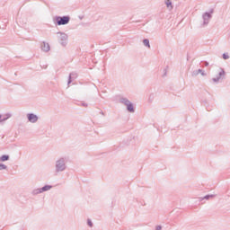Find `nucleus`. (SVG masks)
<instances>
[{"label": "nucleus", "instance_id": "nucleus-18", "mask_svg": "<svg viewBox=\"0 0 230 230\" xmlns=\"http://www.w3.org/2000/svg\"><path fill=\"white\" fill-rule=\"evenodd\" d=\"M3 170H8V166H6L4 164H0V171Z\"/></svg>", "mask_w": 230, "mask_h": 230}, {"label": "nucleus", "instance_id": "nucleus-10", "mask_svg": "<svg viewBox=\"0 0 230 230\" xmlns=\"http://www.w3.org/2000/svg\"><path fill=\"white\" fill-rule=\"evenodd\" d=\"M215 197H217V195L215 194H208L204 196L203 198H199L200 202H202V200H209V199H215Z\"/></svg>", "mask_w": 230, "mask_h": 230}, {"label": "nucleus", "instance_id": "nucleus-12", "mask_svg": "<svg viewBox=\"0 0 230 230\" xmlns=\"http://www.w3.org/2000/svg\"><path fill=\"white\" fill-rule=\"evenodd\" d=\"M6 161H10V155H3L2 156H0V163H4Z\"/></svg>", "mask_w": 230, "mask_h": 230}, {"label": "nucleus", "instance_id": "nucleus-24", "mask_svg": "<svg viewBox=\"0 0 230 230\" xmlns=\"http://www.w3.org/2000/svg\"><path fill=\"white\" fill-rule=\"evenodd\" d=\"M205 66H209V63H208V62H205Z\"/></svg>", "mask_w": 230, "mask_h": 230}, {"label": "nucleus", "instance_id": "nucleus-20", "mask_svg": "<svg viewBox=\"0 0 230 230\" xmlns=\"http://www.w3.org/2000/svg\"><path fill=\"white\" fill-rule=\"evenodd\" d=\"M87 224L89 227H93V221H91V219H87Z\"/></svg>", "mask_w": 230, "mask_h": 230}, {"label": "nucleus", "instance_id": "nucleus-6", "mask_svg": "<svg viewBox=\"0 0 230 230\" xmlns=\"http://www.w3.org/2000/svg\"><path fill=\"white\" fill-rule=\"evenodd\" d=\"M224 76H226V71L224 70V68H220L218 75L217 77L212 78V82H214L215 84H218V82H220V79L224 78Z\"/></svg>", "mask_w": 230, "mask_h": 230}, {"label": "nucleus", "instance_id": "nucleus-14", "mask_svg": "<svg viewBox=\"0 0 230 230\" xmlns=\"http://www.w3.org/2000/svg\"><path fill=\"white\" fill-rule=\"evenodd\" d=\"M166 7L170 10H173V4H172V0H165Z\"/></svg>", "mask_w": 230, "mask_h": 230}, {"label": "nucleus", "instance_id": "nucleus-11", "mask_svg": "<svg viewBox=\"0 0 230 230\" xmlns=\"http://www.w3.org/2000/svg\"><path fill=\"white\" fill-rule=\"evenodd\" d=\"M40 189H41V193H44L46 191H49L50 190H52L53 186L52 185H45Z\"/></svg>", "mask_w": 230, "mask_h": 230}, {"label": "nucleus", "instance_id": "nucleus-23", "mask_svg": "<svg viewBox=\"0 0 230 230\" xmlns=\"http://www.w3.org/2000/svg\"><path fill=\"white\" fill-rule=\"evenodd\" d=\"M82 106H83V107H87L88 105H87V103L83 102V103H82Z\"/></svg>", "mask_w": 230, "mask_h": 230}, {"label": "nucleus", "instance_id": "nucleus-13", "mask_svg": "<svg viewBox=\"0 0 230 230\" xmlns=\"http://www.w3.org/2000/svg\"><path fill=\"white\" fill-rule=\"evenodd\" d=\"M10 118H12V114L7 113L5 115H1V121L2 123H4V121H6V119H10Z\"/></svg>", "mask_w": 230, "mask_h": 230}, {"label": "nucleus", "instance_id": "nucleus-25", "mask_svg": "<svg viewBox=\"0 0 230 230\" xmlns=\"http://www.w3.org/2000/svg\"><path fill=\"white\" fill-rule=\"evenodd\" d=\"M0 123H2V120H1V115H0Z\"/></svg>", "mask_w": 230, "mask_h": 230}, {"label": "nucleus", "instance_id": "nucleus-2", "mask_svg": "<svg viewBox=\"0 0 230 230\" xmlns=\"http://www.w3.org/2000/svg\"><path fill=\"white\" fill-rule=\"evenodd\" d=\"M213 18V12H206L202 14V22L200 23L201 28H206L209 24V22Z\"/></svg>", "mask_w": 230, "mask_h": 230}, {"label": "nucleus", "instance_id": "nucleus-5", "mask_svg": "<svg viewBox=\"0 0 230 230\" xmlns=\"http://www.w3.org/2000/svg\"><path fill=\"white\" fill-rule=\"evenodd\" d=\"M55 21L58 26H65V24H69L71 17L69 16H56Z\"/></svg>", "mask_w": 230, "mask_h": 230}, {"label": "nucleus", "instance_id": "nucleus-7", "mask_svg": "<svg viewBox=\"0 0 230 230\" xmlns=\"http://www.w3.org/2000/svg\"><path fill=\"white\" fill-rule=\"evenodd\" d=\"M27 119L30 123H37L39 121V116L35 115V113H28Z\"/></svg>", "mask_w": 230, "mask_h": 230}, {"label": "nucleus", "instance_id": "nucleus-4", "mask_svg": "<svg viewBox=\"0 0 230 230\" xmlns=\"http://www.w3.org/2000/svg\"><path fill=\"white\" fill-rule=\"evenodd\" d=\"M119 103H122V105L127 106V111L128 112L134 113L136 110H134V104H132L131 102L128 101V99L122 97L119 99Z\"/></svg>", "mask_w": 230, "mask_h": 230}, {"label": "nucleus", "instance_id": "nucleus-9", "mask_svg": "<svg viewBox=\"0 0 230 230\" xmlns=\"http://www.w3.org/2000/svg\"><path fill=\"white\" fill-rule=\"evenodd\" d=\"M40 193H42V190L40 188H36V189H33L31 192V194L33 196V197H36V195H40Z\"/></svg>", "mask_w": 230, "mask_h": 230}, {"label": "nucleus", "instance_id": "nucleus-3", "mask_svg": "<svg viewBox=\"0 0 230 230\" xmlns=\"http://www.w3.org/2000/svg\"><path fill=\"white\" fill-rule=\"evenodd\" d=\"M57 36H58V40L59 44L63 46V48H66L67 46V40L69 39L67 34L66 32L59 31L57 33Z\"/></svg>", "mask_w": 230, "mask_h": 230}, {"label": "nucleus", "instance_id": "nucleus-15", "mask_svg": "<svg viewBox=\"0 0 230 230\" xmlns=\"http://www.w3.org/2000/svg\"><path fill=\"white\" fill-rule=\"evenodd\" d=\"M199 73L202 75V76H205V75H206V74L203 72L202 69H199V70L194 71V72L192 73V76H197V75H199Z\"/></svg>", "mask_w": 230, "mask_h": 230}, {"label": "nucleus", "instance_id": "nucleus-19", "mask_svg": "<svg viewBox=\"0 0 230 230\" xmlns=\"http://www.w3.org/2000/svg\"><path fill=\"white\" fill-rule=\"evenodd\" d=\"M223 58H224V60H228V58H229V54L224 53V54H223Z\"/></svg>", "mask_w": 230, "mask_h": 230}, {"label": "nucleus", "instance_id": "nucleus-16", "mask_svg": "<svg viewBox=\"0 0 230 230\" xmlns=\"http://www.w3.org/2000/svg\"><path fill=\"white\" fill-rule=\"evenodd\" d=\"M143 44L146 46V48H148L150 49V40L148 39L143 40Z\"/></svg>", "mask_w": 230, "mask_h": 230}, {"label": "nucleus", "instance_id": "nucleus-1", "mask_svg": "<svg viewBox=\"0 0 230 230\" xmlns=\"http://www.w3.org/2000/svg\"><path fill=\"white\" fill-rule=\"evenodd\" d=\"M66 170H67V157L61 156L55 162L54 172L58 174L62 173V172H66Z\"/></svg>", "mask_w": 230, "mask_h": 230}, {"label": "nucleus", "instance_id": "nucleus-17", "mask_svg": "<svg viewBox=\"0 0 230 230\" xmlns=\"http://www.w3.org/2000/svg\"><path fill=\"white\" fill-rule=\"evenodd\" d=\"M75 76H76V74H75V73H71L70 75H69V77H68V85H69V84H71V78H73V77H75Z\"/></svg>", "mask_w": 230, "mask_h": 230}, {"label": "nucleus", "instance_id": "nucleus-22", "mask_svg": "<svg viewBox=\"0 0 230 230\" xmlns=\"http://www.w3.org/2000/svg\"><path fill=\"white\" fill-rule=\"evenodd\" d=\"M43 69H48V65H44L41 66Z\"/></svg>", "mask_w": 230, "mask_h": 230}, {"label": "nucleus", "instance_id": "nucleus-21", "mask_svg": "<svg viewBox=\"0 0 230 230\" xmlns=\"http://www.w3.org/2000/svg\"><path fill=\"white\" fill-rule=\"evenodd\" d=\"M155 229H156V230H161V229H163V226H157L155 227Z\"/></svg>", "mask_w": 230, "mask_h": 230}, {"label": "nucleus", "instance_id": "nucleus-8", "mask_svg": "<svg viewBox=\"0 0 230 230\" xmlns=\"http://www.w3.org/2000/svg\"><path fill=\"white\" fill-rule=\"evenodd\" d=\"M41 49L45 52L48 53L51 48L49 47V43H47L46 41H43L41 43Z\"/></svg>", "mask_w": 230, "mask_h": 230}]
</instances>
